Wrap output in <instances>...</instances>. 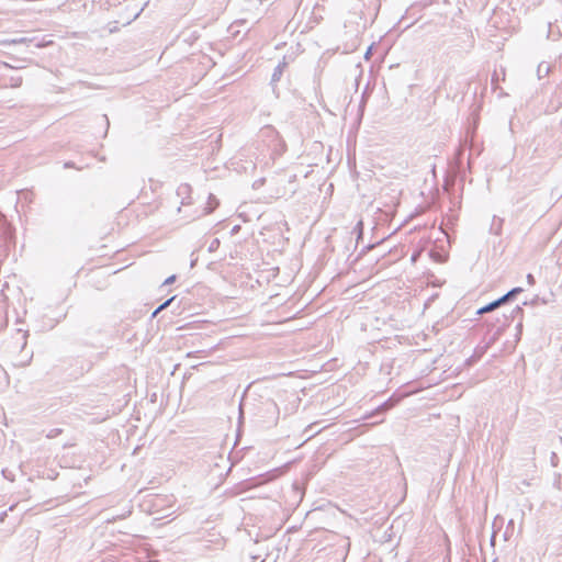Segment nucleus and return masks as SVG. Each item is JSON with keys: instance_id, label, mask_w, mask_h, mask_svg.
<instances>
[{"instance_id": "obj_1", "label": "nucleus", "mask_w": 562, "mask_h": 562, "mask_svg": "<svg viewBox=\"0 0 562 562\" xmlns=\"http://www.w3.org/2000/svg\"><path fill=\"white\" fill-rule=\"evenodd\" d=\"M519 291H520L519 289L512 290L509 293H507L506 295H504L499 300H497L495 302H492L488 305L480 308L477 313L479 314H483V313H487V312L493 311L494 308L498 307L501 304L505 303L510 295H513V294H515V293H517Z\"/></svg>"}, {"instance_id": "obj_3", "label": "nucleus", "mask_w": 562, "mask_h": 562, "mask_svg": "<svg viewBox=\"0 0 562 562\" xmlns=\"http://www.w3.org/2000/svg\"><path fill=\"white\" fill-rule=\"evenodd\" d=\"M173 279H175V277H171V278L167 279V281H166V282H167V283L172 282V281H173Z\"/></svg>"}, {"instance_id": "obj_2", "label": "nucleus", "mask_w": 562, "mask_h": 562, "mask_svg": "<svg viewBox=\"0 0 562 562\" xmlns=\"http://www.w3.org/2000/svg\"><path fill=\"white\" fill-rule=\"evenodd\" d=\"M172 301V299L168 300L167 302H165L164 304H161L155 312H154V316L157 315L160 311H162L166 306L169 305V303Z\"/></svg>"}]
</instances>
